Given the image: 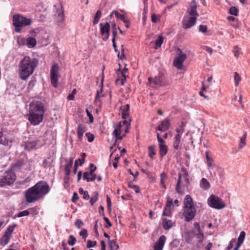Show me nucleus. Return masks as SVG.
Here are the masks:
<instances>
[{
  "mask_svg": "<svg viewBox=\"0 0 250 250\" xmlns=\"http://www.w3.org/2000/svg\"><path fill=\"white\" fill-rule=\"evenodd\" d=\"M121 53H120V57H118L120 59H123L125 58V53H124V46L122 45L121 46Z\"/></svg>",
  "mask_w": 250,
  "mask_h": 250,
  "instance_id": "nucleus-62",
  "label": "nucleus"
},
{
  "mask_svg": "<svg viewBox=\"0 0 250 250\" xmlns=\"http://www.w3.org/2000/svg\"><path fill=\"white\" fill-rule=\"evenodd\" d=\"M126 73H124V72L123 71H121L120 74L121 76H118L119 78L116 80V83H117L118 81H121V85H123L126 77H128V76L126 75Z\"/></svg>",
  "mask_w": 250,
  "mask_h": 250,
  "instance_id": "nucleus-29",
  "label": "nucleus"
},
{
  "mask_svg": "<svg viewBox=\"0 0 250 250\" xmlns=\"http://www.w3.org/2000/svg\"><path fill=\"white\" fill-rule=\"evenodd\" d=\"M182 124H183V125L180 128H177L176 129V132H177V134H180L181 135L184 132V125H183V123H182Z\"/></svg>",
  "mask_w": 250,
  "mask_h": 250,
  "instance_id": "nucleus-60",
  "label": "nucleus"
},
{
  "mask_svg": "<svg viewBox=\"0 0 250 250\" xmlns=\"http://www.w3.org/2000/svg\"><path fill=\"white\" fill-rule=\"evenodd\" d=\"M96 241H92L91 240H88L87 242V248H90L94 247L96 245Z\"/></svg>",
  "mask_w": 250,
  "mask_h": 250,
  "instance_id": "nucleus-51",
  "label": "nucleus"
},
{
  "mask_svg": "<svg viewBox=\"0 0 250 250\" xmlns=\"http://www.w3.org/2000/svg\"><path fill=\"white\" fill-rule=\"evenodd\" d=\"M194 228L193 229L194 233L198 236L199 238H203L204 234L200 229V225L198 223L196 222L194 224Z\"/></svg>",
  "mask_w": 250,
  "mask_h": 250,
  "instance_id": "nucleus-20",
  "label": "nucleus"
},
{
  "mask_svg": "<svg viewBox=\"0 0 250 250\" xmlns=\"http://www.w3.org/2000/svg\"><path fill=\"white\" fill-rule=\"evenodd\" d=\"M206 158L208 167L211 168L212 167V163L213 162V159L211 156H209L208 151L206 152Z\"/></svg>",
  "mask_w": 250,
  "mask_h": 250,
  "instance_id": "nucleus-37",
  "label": "nucleus"
},
{
  "mask_svg": "<svg viewBox=\"0 0 250 250\" xmlns=\"http://www.w3.org/2000/svg\"><path fill=\"white\" fill-rule=\"evenodd\" d=\"M11 236L7 234V233H4L3 236L0 240V245L5 246L8 243L10 239Z\"/></svg>",
  "mask_w": 250,
  "mask_h": 250,
  "instance_id": "nucleus-27",
  "label": "nucleus"
},
{
  "mask_svg": "<svg viewBox=\"0 0 250 250\" xmlns=\"http://www.w3.org/2000/svg\"><path fill=\"white\" fill-rule=\"evenodd\" d=\"M38 61L35 58L24 57L19 62V72L20 78L25 80L31 75L37 67Z\"/></svg>",
  "mask_w": 250,
  "mask_h": 250,
  "instance_id": "nucleus-3",
  "label": "nucleus"
},
{
  "mask_svg": "<svg viewBox=\"0 0 250 250\" xmlns=\"http://www.w3.org/2000/svg\"><path fill=\"white\" fill-rule=\"evenodd\" d=\"M97 167L94 166L93 164H90V172L89 173L90 174H93V173H94L95 171L96 170Z\"/></svg>",
  "mask_w": 250,
  "mask_h": 250,
  "instance_id": "nucleus-57",
  "label": "nucleus"
},
{
  "mask_svg": "<svg viewBox=\"0 0 250 250\" xmlns=\"http://www.w3.org/2000/svg\"><path fill=\"white\" fill-rule=\"evenodd\" d=\"M23 165V162L21 161L17 162L14 165V167L16 168H21Z\"/></svg>",
  "mask_w": 250,
  "mask_h": 250,
  "instance_id": "nucleus-58",
  "label": "nucleus"
},
{
  "mask_svg": "<svg viewBox=\"0 0 250 250\" xmlns=\"http://www.w3.org/2000/svg\"><path fill=\"white\" fill-rule=\"evenodd\" d=\"M31 20L27 19L19 14L14 15L13 17V24L15 27L16 32H20L21 27L30 25L31 23Z\"/></svg>",
  "mask_w": 250,
  "mask_h": 250,
  "instance_id": "nucleus-6",
  "label": "nucleus"
},
{
  "mask_svg": "<svg viewBox=\"0 0 250 250\" xmlns=\"http://www.w3.org/2000/svg\"><path fill=\"white\" fill-rule=\"evenodd\" d=\"M196 209L192 198L189 195H187L184 200L183 215L186 222L191 221L195 217Z\"/></svg>",
  "mask_w": 250,
  "mask_h": 250,
  "instance_id": "nucleus-5",
  "label": "nucleus"
},
{
  "mask_svg": "<svg viewBox=\"0 0 250 250\" xmlns=\"http://www.w3.org/2000/svg\"><path fill=\"white\" fill-rule=\"evenodd\" d=\"M177 53L178 56L174 60L173 65L177 69L181 70L183 67V63L187 58V55L179 48L177 50Z\"/></svg>",
  "mask_w": 250,
  "mask_h": 250,
  "instance_id": "nucleus-12",
  "label": "nucleus"
},
{
  "mask_svg": "<svg viewBox=\"0 0 250 250\" xmlns=\"http://www.w3.org/2000/svg\"><path fill=\"white\" fill-rule=\"evenodd\" d=\"M101 16V11L100 10H98L96 12V14L93 18V23L94 24H96L98 23Z\"/></svg>",
  "mask_w": 250,
  "mask_h": 250,
  "instance_id": "nucleus-36",
  "label": "nucleus"
},
{
  "mask_svg": "<svg viewBox=\"0 0 250 250\" xmlns=\"http://www.w3.org/2000/svg\"><path fill=\"white\" fill-rule=\"evenodd\" d=\"M76 242V239L75 237L72 235H70L68 240V244L70 246H74Z\"/></svg>",
  "mask_w": 250,
  "mask_h": 250,
  "instance_id": "nucleus-42",
  "label": "nucleus"
},
{
  "mask_svg": "<svg viewBox=\"0 0 250 250\" xmlns=\"http://www.w3.org/2000/svg\"><path fill=\"white\" fill-rule=\"evenodd\" d=\"M155 148V145L149 146L148 147V155L151 159L153 158L156 154Z\"/></svg>",
  "mask_w": 250,
  "mask_h": 250,
  "instance_id": "nucleus-31",
  "label": "nucleus"
},
{
  "mask_svg": "<svg viewBox=\"0 0 250 250\" xmlns=\"http://www.w3.org/2000/svg\"><path fill=\"white\" fill-rule=\"evenodd\" d=\"M75 225L77 228L81 229L83 225V223L82 220L80 219H77L75 223Z\"/></svg>",
  "mask_w": 250,
  "mask_h": 250,
  "instance_id": "nucleus-50",
  "label": "nucleus"
},
{
  "mask_svg": "<svg viewBox=\"0 0 250 250\" xmlns=\"http://www.w3.org/2000/svg\"><path fill=\"white\" fill-rule=\"evenodd\" d=\"M197 3L192 0L182 21V26L185 29L191 28L195 24L199 14L197 11Z\"/></svg>",
  "mask_w": 250,
  "mask_h": 250,
  "instance_id": "nucleus-4",
  "label": "nucleus"
},
{
  "mask_svg": "<svg viewBox=\"0 0 250 250\" xmlns=\"http://www.w3.org/2000/svg\"><path fill=\"white\" fill-rule=\"evenodd\" d=\"M36 39L32 37H29L26 39V45L29 48L34 47L36 45Z\"/></svg>",
  "mask_w": 250,
  "mask_h": 250,
  "instance_id": "nucleus-28",
  "label": "nucleus"
},
{
  "mask_svg": "<svg viewBox=\"0 0 250 250\" xmlns=\"http://www.w3.org/2000/svg\"><path fill=\"white\" fill-rule=\"evenodd\" d=\"M207 25H200L199 26V30L200 32L202 33H205L206 32L207 30Z\"/></svg>",
  "mask_w": 250,
  "mask_h": 250,
  "instance_id": "nucleus-56",
  "label": "nucleus"
},
{
  "mask_svg": "<svg viewBox=\"0 0 250 250\" xmlns=\"http://www.w3.org/2000/svg\"><path fill=\"white\" fill-rule=\"evenodd\" d=\"M238 9L235 6H232L229 9V14L231 15L237 16L238 15Z\"/></svg>",
  "mask_w": 250,
  "mask_h": 250,
  "instance_id": "nucleus-41",
  "label": "nucleus"
},
{
  "mask_svg": "<svg viewBox=\"0 0 250 250\" xmlns=\"http://www.w3.org/2000/svg\"><path fill=\"white\" fill-rule=\"evenodd\" d=\"M18 42L19 44L20 45H25L26 44V40H25L24 38H21L20 39H18Z\"/></svg>",
  "mask_w": 250,
  "mask_h": 250,
  "instance_id": "nucleus-61",
  "label": "nucleus"
},
{
  "mask_svg": "<svg viewBox=\"0 0 250 250\" xmlns=\"http://www.w3.org/2000/svg\"><path fill=\"white\" fill-rule=\"evenodd\" d=\"M16 227H17V225H16V224H14L13 225L9 226L8 227V228L7 229L5 233H7V234L11 236L12 233L13 232V231L14 230V229Z\"/></svg>",
  "mask_w": 250,
  "mask_h": 250,
  "instance_id": "nucleus-40",
  "label": "nucleus"
},
{
  "mask_svg": "<svg viewBox=\"0 0 250 250\" xmlns=\"http://www.w3.org/2000/svg\"><path fill=\"white\" fill-rule=\"evenodd\" d=\"M73 163V158H70L69 162L67 163L64 167L65 174L66 176H69L70 174V168H71Z\"/></svg>",
  "mask_w": 250,
  "mask_h": 250,
  "instance_id": "nucleus-24",
  "label": "nucleus"
},
{
  "mask_svg": "<svg viewBox=\"0 0 250 250\" xmlns=\"http://www.w3.org/2000/svg\"><path fill=\"white\" fill-rule=\"evenodd\" d=\"M106 203L108 210L110 211L111 209V201L108 195L106 196Z\"/></svg>",
  "mask_w": 250,
  "mask_h": 250,
  "instance_id": "nucleus-54",
  "label": "nucleus"
},
{
  "mask_svg": "<svg viewBox=\"0 0 250 250\" xmlns=\"http://www.w3.org/2000/svg\"><path fill=\"white\" fill-rule=\"evenodd\" d=\"M162 215L163 216H171V208L165 207V209L163 212Z\"/></svg>",
  "mask_w": 250,
  "mask_h": 250,
  "instance_id": "nucleus-45",
  "label": "nucleus"
},
{
  "mask_svg": "<svg viewBox=\"0 0 250 250\" xmlns=\"http://www.w3.org/2000/svg\"><path fill=\"white\" fill-rule=\"evenodd\" d=\"M157 138L159 143V146L166 145V142L164 139L160 136L159 133H157Z\"/></svg>",
  "mask_w": 250,
  "mask_h": 250,
  "instance_id": "nucleus-43",
  "label": "nucleus"
},
{
  "mask_svg": "<svg viewBox=\"0 0 250 250\" xmlns=\"http://www.w3.org/2000/svg\"><path fill=\"white\" fill-rule=\"evenodd\" d=\"M160 177H161V184L163 187L164 188H166V186L165 184V181L167 180V175L166 174L163 172L160 174Z\"/></svg>",
  "mask_w": 250,
  "mask_h": 250,
  "instance_id": "nucleus-38",
  "label": "nucleus"
},
{
  "mask_svg": "<svg viewBox=\"0 0 250 250\" xmlns=\"http://www.w3.org/2000/svg\"><path fill=\"white\" fill-rule=\"evenodd\" d=\"M148 82L152 87L157 88L159 86H167L169 84L164 74L159 73L154 78H149Z\"/></svg>",
  "mask_w": 250,
  "mask_h": 250,
  "instance_id": "nucleus-8",
  "label": "nucleus"
},
{
  "mask_svg": "<svg viewBox=\"0 0 250 250\" xmlns=\"http://www.w3.org/2000/svg\"><path fill=\"white\" fill-rule=\"evenodd\" d=\"M247 137V133L245 132L243 136L241 138L239 144V148H243L246 145V139Z\"/></svg>",
  "mask_w": 250,
  "mask_h": 250,
  "instance_id": "nucleus-34",
  "label": "nucleus"
},
{
  "mask_svg": "<svg viewBox=\"0 0 250 250\" xmlns=\"http://www.w3.org/2000/svg\"><path fill=\"white\" fill-rule=\"evenodd\" d=\"M99 199V194L97 192H94L93 195L91 197L89 203L91 206H93L94 204L97 202Z\"/></svg>",
  "mask_w": 250,
  "mask_h": 250,
  "instance_id": "nucleus-33",
  "label": "nucleus"
},
{
  "mask_svg": "<svg viewBox=\"0 0 250 250\" xmlns=\"http://www.w3.org/2000/svg\"><path fill=\"white\" fill-rule=\"evenodd\" d=\"M80 235L82 236L83 238L85 240L87 236V231L85 229L82 230L80 232Z\"/></svg>",
  "mask_w": 250,
  "mask_h": 250,
  "instance_id": "nucleus-52",
  "label": "nucleus"
},
{
  "mask_svg": "<svg viewBox=\"0 0 250 250\" xmlns=\"http://www.w3.org/2000/svg\"><path fill=\"white\" fill-rule=\"evenodd\" d=\"M234 79L235 82V86H237L239 85V82L241 80V78L239 74L236 72L234 73Z\"/></svg>",
  "mask_w": 250,
  "mask_h": 250,
  "instance_id": "nucleus-39",
  "label": "nucleus"
},
{
  "mask_svg": "<svg viewBox=\"0 0 250 250\" xmlns=\"http://www.w3.org/2000/svg\"><path fill=\"white\" fill-rule=\"evenodd\" d=\"M60 67L57 63L52 65L50 70V81L51 84L54 87L58 86L59 77Z\"/></svg>",
  "mask_w": 250,
  "mask_h": 250,
  "instance_id": "nucleus-11",
  "label": "nucleus"
},
{
  "mask_svg": "<svg viewBox=\"0 0 250 250\" xmlns=\"http://www.w3.org/2000/svg\"><path fill=\"white\" fill-rule=\"evenodd\" d=\"M39 141L38 140L34 141H28L25 142L23 146L25 150L30 151L32 149L36 148V146L39 143Z\"/></svg>",
  "mask_w": 250,
  "mask_h": 250,
  "instance_id": "nucleus-16",
  "label": "nucleus"
},
{
  "mask_svg": "<svg viewBox=\"0 0 250 250\" xmlns=\"http://www.w3.org/2000/svg\"><path fill=\"white\" fill-rule=\"evenodd\" d=\"M85 112L86 113L87 116L89 117V122L90 123H92L94 121V119H93V117L92 115L91 114V113L90 112V111H89V110L88 109H86Z\"/></svg>",
  "mask_w": 250,
  "mask_h": 250,
  "instance_id": "nucleus-53",
  "label": "nucleus"
},
{
  "mask_svg": "<svg viewBox=\"0 0 250 250\" xmlns=\"http://www.w3.org/2000/svg\"><path fill=\"white\" fill-rule=\"evenodd\" d=\"M103 91V85H102L100 89L97 91L95 96V102L99 103L100 104H102L101 98L104 97V95L102 94Z\"/></svg>",
  "mask_w": 250,
  "mask_h": 250,
  "instance_id": "nucleus-23",
  "label": "nucleus"
},
{
  "mask_svg": "<svg viewBox=\"0 0 250 250\" xmlns=\"http://www.w3.org/2000/svg\"><path fill=\"white\" fill-rule=\"evenodd\" d=\"M163 41L164 39L163 37L159 36L155 41V46L154 47V49H157L159 47H161L163 42Z\"/></svg>",
  "mask_w": 250,
  "mask_h": 250,
  "instance_id": "nucleus-35",
  "label": "nucleus"
},
{
  "mask_svg": "<svg viewBox=\"0 0 250 250\" xmlns=\"http://www.w3.org/2000/svg\"><path fill=\"white\" fill-rule=\"evenodd\" d=\"M100 32L103 36V40L106 41L109 37L110 24L106 22L104 24L102 23L100 24Z\"/></svg>",
  "mask_w": 250,
  "mask_h": 250,
  "instance_id": "nucleus-13",
  "label": "nucleus"
},
{
  "mask_svg": "<svg viewBox=\"0 0 250 250\" xmlns=\"http://www.w3.org/2000/svg\"><path fill=\"white\" fill-rule=\"evenodd\" d=\"M30 213L29 210H23L22 211L20 212L17 214V217L20 218V217H23V216H27V215H29Z\"/></svg>",
  "mask_w": 250,
  "mask_h": 250,
  "instance_id": "nucleus-48",
  "label": "nucleus"
},
{
  "mask_svg": "<svg viewBox=\"0 0 250 250\" xmlns=\"http://www.w3.org/2000/svg\"><path fill=\"white\" fill-rule=\"evenodd\" d=\"M112 42L113 46V48L114 49V50H115V52L118 54H117L118 55V57H120V52L118 51V50L117 49V46L116 45V42L114 40L112 41Z\"/></svg>",
  "mask_w": 250,
  "mask_h": 250,
  "instance_id": "nucleus-59",
  "label": "nucleus"
},
{
  "mask_svg": "<svg viewBox=\"0 0 250 250\" xmlns=\"http://www.w3.org/2000/svg\"><path fill=\"white\" fill-rule=\"evenodd\" d=\"M115 129L113 132V135L115 136L116 140H122L123 136H121L122 125L120 123L119 125L115 126Z\"/></svg>",
  "mask_w": 250,
  "mask_h": 250,
  "instance_id": "nucleus-18",
  "label": "nucleus"
},
{
  "mask_svg": "<svg viewBox=\"0 0 250 250\" xmlns=\"http://www.w3.org/2000/svg\"><path fill=\"white\" fill-rule=\"evenodd\" d=\"M44 106L40 101H33L29 104L28 120L33 125H39L43 120Z\"/></svg>",
  "mask_w": 250,
  "mask_h": 250,
  "instance_id": "nucleus-2",
  "label": "nucleus"
},
{
  "mask_svg": "<svg viewBox=\"0 0 250 250\" xmlns=\"http://www.w3.org/2000/svg\"><path fill=\"white\" fill-rule=\"evenodd\" d=\"M159 154L161 157L163 158L167 155L168 152V146L167 145L159 146Z\"/></svg>",
  "mask_w": 250,
  "mask_h": 250,
  "instance_id": "nucleus-26",
  "label": "nucleus"
},
{
  "mask_svg": "<svg viewBox=\"0 0 250 250\" xmlns=\"http://www.w3.org/2000/svg\"><path fill=\"white\" fill-rule=\"evenodd\" d=\"M86 130V127L84 125L82 124H79L78 125L77 129V133L79 141H81L82 140L83 135Z\"/></svg>",
  "mask_w": 250,
  "mask_h": 250,
  "instance_id": "nucleus-17",
  "label": "nucleus"
},
{
  "mask_svg": "<svg viewBox=\"0 0 250 250\" xmlns=\"http://www.w3.org/2000/svg\"><path fill=\"white\" fill-rule=\"evenodd\" d=\"M166 240V236L164 235H161L154 245V250H162Z\"/></svg>",
  "mask_w": 250,
  "mask_h": 250,
  "instance_id": "nucleus-14",
  "label": "nucleus"
},
{
  "mask_svg": "<svg viewBox=\"0 0 250 250\" xmlns=\"http://www.w3.org/2000/svg\"><path fill=\"white\" fill-rule=\"evenodd\" d=\"M85 136L87 137V140L89 142H92L94 139L93 134L90 132L86 133L85 134Z\"/></svg>",
  "mask_w": 250,
  "mask_h": 250,
  "instance_id": "nucleus-49",
  "label": "nucleus"
},
{
  "mask_svg": "<svg viewBox=\"0 0 250 250\" xmlns=\"http://www.w3.org/2000/svg\"><path fill=\"white\" fill-rule=\"evenodd\" d=\"M181 172L178 173V179L177 181V183L176 186L175 190L179 194H182L183 192L181 190V185L182 183V177L183 176L185 179V184H184V186L187 187L188 185L189 184V181L188 179V173L186 169V168L184 167L181 168Z\"/></svg>",
  "mask_w": 250,
  "mask_h": 250,
  "instance_id": "nucleus-9",
  "label": "nucleus"
},
{
  "mask_svg": "<svg viewBox=\"0 0 250 250\" xmlns=\"http://www.w3.org/2000/svg\"><path fill=\"white\" fill-rule=\"evenodd\" d=\"M128 187L133 188L137 193L140 192L139 187L137 185H134L132 183H129L128 184Z\"/></svg>",
  "mask_w": 250,
  "mask_h": 250,
  "instance_id": "nucleus-47",
  "label": "nucleus"
},
{
  "mask_svg": "<svg viewBox=\"0 0 250 250\" xmlns=\"http://www.w3.org/2000/svg\"><path fill=\"white\" fill-rule=\"evenodd\" d=\"M0 144L5 146H7L9 144L8 139L3 135L2 129L0 131Z\"/></svg>",
  "mask_w": 250,
  "mask_h": 250,
  "instance_id": "nucleus-25",
  "label": "nucleus"
},
{
  "mask_svg": "<svg viewBox=\"0 0 250 250\" xmlns=\"http://www.w3.org/2000/svg\"><path fill=\"white\" fill-rule=\"evenodd\" d=\"M79 197L78 194L76 192H74L73 193V196L72 197V200H71L73 202H75L76 201L79 200Z\"/></svg>",
  "mask_w": 250,
  "mask_h": 250,
  "instance_id": "nucleus-63",
  "label": "nucleus"
},
{
  "mask_svg": "<svg viewBox=\"0 0 250 250\" xmlns=\"http://www.w3.org/2000/svg\"><path fill=\"white\" fill-rule=\"evenodd\" d=\"M16 176L12 169L6 170L0 179V188L10 186L16 180Z\"/></svg>",
  "mask_w": 250,
  "mask_h": 250,
  "instance_id": "nucleus-7",
  "label": "nucleus"
},
{
  "mask_svg": "<svg viewBox=\"0 0 250 250\" xmlns=\"http://www.w3.org/2000/svg\"><path fill=\"white\" fill-rule=\"evenodd\" d=\"M50 190L47 182L40 181L25 192L26 201L28 203L36 202L43 198Z\"/></svg>",
  "mask_w": 250,
  "mask_h": 250,
  "instance_id": "nucleus-1",
  "label": "nucleus"
},
{
  "mask_svg": "<svg viewBox=\"0 0 250 250\" xmlns=\"http://www.w3.org/2000/svg\"><path fill=\"white\" fill-rule=\"evenodd\" d=\"M129 104H126L124 106H122L121 107V109L122 110V117L126 119L129 116Z\"/></svg>",
  "mask_w": 250,
  "mask_h": 250,
  "instance_id": "nucleus-21",
  "label": "nucleus"
},
{
  "mask_svg": "<svg viewBox=\"0 0 250 250\" xmlns=\"http://www.w3.org/2000/svg\"><path fill=\"white\" fill-rule=\"evenodd\" d=\"M108 244L110 250H117L119 248L115 240H109Z\"/></svg>",
  "mask_w": 250,
  "mask_h": 250,
  "instance_id": "nucleus-32",
  "label": "nucleus"
},
{
  "mask_svg": "<svg viewBox=\"0 0 250 250\" xmlns=\"http://www.w3.org/2000/svg\"><path fill=\"white\" fill-rule=\"evenodd\" d=\"M245 235H246V234L244 231H241L240 234V235L238 237L237 243H238L240 244H242L244 241V238L245 237Z\"/></svg>",
  "mask_w": 250,
  "mask_h": 250,
  "instance_id": "nucleus-46",
  "label": "nucleus"
},
{
  "mask_svg": "<svg viewBox=\"0 0 250 250\" xmlns=\"http://www.w3.org/2000/svg\"><path fill=\"white\" fill-rule=\"evenodd\" d=\"M200 186L201 188L206 189L209 188L210 185L209 183L206 178H203L201 180Z\"/></svg>",
  "mask_w": 250,
  "mask_h": 250,
  "instance_id": "nucleus-30",
  "label": "nucleus"
},
{
  "mask_svg": "<svg viewBox=\"0 0 250 250\" xmlns=\"http://www.w3.org/2000/svg\"><path fill=\"white\" fill-rule=\"evenodd\" d=\"M167 201L165 207L171 208V207L173 205V202L172 199L170 197H167Z\"/></svg>",
  "mask_w": 250,
  "mask_h": 250,
  "instance_id": "nucleus-44",
  "label": "nucleus"
},
{
  "mask_svg": "<svg viewBox=\"0 0 250 250\" xmlns=\"http://www.w3.org/2000/svg\"><path fill=\"white\" fill-rule=\"evenodd\" d=\"M151 21L152 22L157 23L160 21V19L157 18L155 14H153L151 15Z\"/></svg>",
  "mask_w": 250,
  "mask_h": 250,
  "instance_id": "nucleus-55",
  "label": "nucleus"
},
{
  "mask_svg": "<svg viewBox=\"0 0 250 250\" xmlns=\"http://www.w3.org/2000/svg\"><path fill=\"white\" fill-rule=\"evenodd\" d=\"M208 203L210 207L217 209L223 208L226 206L225 203L221 198L213 194L208 198Z\"/></svg>",
  "mask_w": 250,
  "mask_h": 250,
  "instance_id": "nucleus-10",
  "label": "nucleus"
},
{
  "mask_svg": "<svg viewBox=\"0 0 250 250\" xmlns=\"http://www.w3.org/2000/svg\"><path fill=\"white\" fill-rule=\"evenodd\" d=\"M96 178V175L93 173L90 174L88 172H84L83 175V179L87 182L94 181Z\"/></svg>",
  "mask_w": 250,
  "mask_h": 250,
  "instance_id": "nucleus-22",
  "label": "nucleus"
},
{
  "mask_svg": "<svg viewBox=\"0 0 250 250\" xmlns=\"http://www.w3.org/2000/svg\"><path fill=\"white\" fill-rule=\"evenodd\" d=\"M83 198L84 200H88L89 198V195L87 191H85L82 194Z\"/></svg>",
  "mask_w": 250,
  "mask_h": 250,
  "instance_id": "nucleus-64",
  "label": "nucleus"
},
{
  "mask_svg": "<svg viewBox=\"0 0 250 250\" xmlns=\"http://www.w3.org/2000/svg\"><path fill=\"white\" fill-rule=\"evenodd\" d=\"M173 225L174 222L172 220L168 219L166 218H163L162 226L164 229L169 230L172 227Z\"/></svg>",
  "mask_w": 250,
  "mask_h": 250,
  "instance_id": "nucleus-19",
  "label": "nucleus"
},
{
  "mask_svg": "<svg viewBox=\"0 0 250 250\" xmlns=\"http://www.w3.org/2000/svg\"><path fill=\"white\" fill-rule=\"evenodd\" d=\"M169 126L170 124L168 120L165 119L161 122L157 129L161 132H165L169 129Z\"/></svg>",
  "mask_w": 250,
  "mask_h": 250,
  "instance_id": "nucleus-15",
  "label": "nucleus"
}]
</instances>
